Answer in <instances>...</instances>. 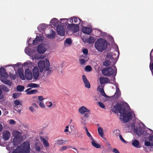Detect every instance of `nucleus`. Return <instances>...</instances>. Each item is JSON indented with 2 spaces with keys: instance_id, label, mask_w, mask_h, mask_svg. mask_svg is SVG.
Listing matches in <instances>:
<instances>
[{
  "instance_id": "nucleus-1",
  "label": "nucleus",
  "mask_w": 153,
  "mask_h": 153,
  "mask_svg": "<svg viewBox=\"0 0 153 153\" xmlns=\"http://www.w3.org/2000/svg\"><path fill=\"white\" fill-rule=\"evenodd\" d=\"M111 111L115 113L118 112L123 116L124 123H127L132 119V113L130 111L126 113V107L123 102L117 103L113 106Z\"/></svg>"
},
{
  "instance_id": "nucleus-2",
  "label": "nucleus",
  "mask_w": 153,
  "mask_h": 153,
  "mask_svg": "<svg viewBox=\"0 0 153 153\" xmlns=\"http://www.w3.org/2000/svg\"><path fill=\"white\" fill-rule=\"evenodd\" d=\"M30 149V144L29 142H24L21 143L20 146L17 147L14 149L12 153H22L24 152L26 153L29 152Z\"/></svg>"
},
{
  "instance_id": "nucleus-3",
  "label": "nucleus",
  "mask_w": 153,
  "mask_h": 153,
  "mask_svg": "<svg viewBox=\"0 0 153 153\" xmlns=\"http://www.w3.org/2000/svg\"><path fill=\"white\" fill-rule=\"evenodd\" d=\"M109 43L103 38H99L95 42L94 46L96 49L100 52H102L106 49Z\"/></svg>"
},
{
  "instance_id": "nucleus-4",
  "label": "nucleus",
  "mask_w": 153,
  "mask_h": 153,
  "mask_svg": "<svg viewBox=\"0 0 153 153\" xmlns=\"http://www.w3.org/2000/svg\"><path fill=\"white\" fill-rule=\"evenodd\" d=\"M50 62L47 59H46L45 61L40 60L38 63V66L41 72H42L43 71L51 72V71L50 69Z\"/></svg>"
},
{
  "instance_id": "nucleus-5",
  "label": "nucleus",
  "mask_w": 153,
  "mask_h": 153,
  "mask_svg": "<svg viewBox=\"0 0 153 153\" xmlns=\"http://www.w3.org/2000/svg\"><path fill=\"white\" fill-rule=\"evenodd\" d=\"M102 73L105 76H110L114 74V71L111 67H109L103 68L102 71Z\"/></svg>"
},
{
  "instance_id": "nucleus-6",
  "label": "nucleus",
  "mask_w": 153,
  "mask_h": 153,
  "mask_svg": "<svg viewBox=\"0 0 153 153\" xmlns=\"http://www.w3.org/2000/svg\"><path fill=\"white\" fill-rule=\"evenodd\" d=\"M25 76L28 80H31L33 78V75L31 71L29 69H27L25 71Z\"/></svg>"
},
{
  "instance_id": "nucleus-7",
  "label": "nucleus",
  "mask_w": 153,
  "mask_h": 153,
  "mask_svg": "<svg viewBox=\"0 0 153 153\" xmlns=\"http://www.w3.org/2000/svg\"><path fill=\"white\" fill-rule=\"evenodd\" d=\"M56 30L58 35L62 36L65 35L64 28L62 25H58L56 27Z\"/></svg>"
},
{
  "instance_id": "nucleus-8",
  "label": "nucleus",
  "mask_w": 153,
  "mask_h": 153,
  "mask_svg": "<svg viewBox=\"0 0 153 153\" xmlns=\"http://www.w3.org/2000/svg\"><path fill=\"white\" fill-rule=\"evenodd\" d=\"M33 77L35 80H37L38 79L39 76V71L38 67L35 66L34 67L33 69Z\"/></svg>"
},
{
  "instance_id": "nucleus-9",
  "label": "nucleus",
  "mask_w": 153,
  "mask_h": 153,
  "mask_svg": "<svg viewBox=\"0 0 153 153\" xmlns=\"http://www.w3.org/2000/svg\"><path fill=\"white\" fill-rule=\"evenodd\" d=\"M89 114V113H85L84 114V116L81 117V123L82 125H85L86 121L88 119Z\"/></svg>"
},
{
  "instance_id": "nucleus-10",
  "label": "nucleus",
  "mask_w": 153,
  "mask_h": 153,
  "mask_svg": "<svg viewBox=\"0 0 153 153\" xmlns=\"http://www.w3.org/2000/svg\"><path fill=\"white\" fill-rule=\"evenodd\" d=\"M0 75L2 78H6L8 77V74L4 68H0Z\"/></svg>"
},
{
  "instance_id": "nucleus-11",
  "label": "nucleus",
  "mask_w": 153,
  "mask_h": 153,
  "mask_svg": "<svg viewBox=\"0 0 153 153\" xmlns=\"http://www.w3.org/2000/svg\"><path fill=\"white\" fill-rule=\"evenodd\" d=\"M82 79L85 87L88 88H90L91 87L90 83L85 75H82Z\"/></svg>"
},
{
  "instance_id": "nucleus-12",
  "label": "nucleus",
  "mask_w": 153,
  "mask_h": 153,
  "mask_svg": "<svg viewBox=\"0 0 153 153\" xmlns=\"http://www.w3.org/2000/svg\"><path fill=\"white\" fill-rule=\"evenodd\" d=\"M10 136V132L8 131H4L3 133L2 138L4 140H7Z\"/></svg>"
},
{
  "instance_id": "nucleus-13",
  "label": "nucleus",
  "mask_w": 153,
  "mask_h": 153,
  "mask_svg": "<svg viewBox=\"0 0 153 153\" xmlns=\"http://www.w3.org/2000/svg\"><path fill=\"white\" fill-rule=\"evenodd\" d=\"M149 141H146L145 144L147 146H153V135H150L149 136Z\"/></svg>"
},
{
  "instance_id": "nucleus-14",
  "label": "nucleus",
  "mask_w": 153,
  "mask_h": 153,
  "mask_svg": "<svg viewBox=\"0 0 153 153\" xmlns=\"http://www.w3.org/2000/svg\"><path fill=\"white\" fill-rule=\"evenodd\" d=\"M100 84L101 85L109 82L110 80L107 77H100L99 78Z\"/></svg>"
},
{
  "instance_id": "nucleus-15",
  "label": "nucleus",
  "mask_w": 153,
  "mask_h": 153,
  "mask_svg": "<svg viewBox=\"0 0 153 153\" xmlns=\"http://www.w3.org/2000/svg\"><path fill=\"white\" fill-rule=\"evenodd\" d=\"M78 111L80 113L84 114L85 113H88L90 110L84 106L80 107L78 109Z\"/></svg>"
},
{
  "instance_id": "nucleus-16",
  "label": "nucleus",
  "mask_w": 153,
  "mask_h": 153,
  "mask_svg": "<svg viewBox=\"0 0 153 153\" xmlns=\"http://www.w3.org/2000/svg\"><path fill=\"white\" fill-rule=\"evenodd\" d=\"M46 50L42 45H39L37 47V52L40 53H43Z\"/></svg>"
},
{
  "instance_id": "nucleus-17",
  "label": "nucleus",
  "mask_w": 153,
  "mask_h": 153,
  "mask_svg": "<svg viewBox=\"0 0 153 153\" xmlns=\"http://www.w3.org/2000/svg\"><path fill=\"white\" fill-rule=\"evenodd\" d=\"M103 88L104 86H102V85H100L98 87L97 89L100 92V94H101V95L106 98H107L108 97V96L105 94Z\"/></svg>"
},
{
  "instance_id": "nucleus-18",
  "label": "nucleus",
  "mask_w": 153,
  "mask_h": 153,
  "mask_svg": "<svg viewBox=\"0 0 153 153\" xmlns=\"http://www.w3.org/2000/svg\"><path fill=\"white\" fill-rule=\"evenodd\" d=\"M91 30L89 27H84L82 28V32L86 34L89 35L92 32Z\"/></svg>"
},
{
  "instance_id": "nucleus-19",
  "label": "nucleus",
  "mask_w": 153,
  "mask_h": 153,
  "mask_svg": "<svg viewBox=\"0 0 153 153\" xmlns=\"http://www.w3.org/2000/svg\"><path fill=\"white\" fill-rule=\"evenodd\" d=\"M81 57H84V59H79V62L81 65H84L85 63V62L88 61V60H89V58L87 56L84 57L83 55H81Z\"/></svg>"
},
{
  "instance_id": "nucleus-20",
  "label": "nucleus",
  "mask_w": 153,
  "mask_h": 153,
  "mask_svg": "<svg viewBox=\"0 0 153 153\" xmlns=\"http://www.w3.org/2000/svg\"><path fill=\"white\" fill-rule=\"evenodd\" d=\"M18 73L19 77L21 79L23 80H25V78L23 69L21 68L19 69L18 70Z\"/></svg>"
},
{
  "instance_id": "nucleus-21",
  "label": "nucleus",
  "mask_w": 153,
  "mask_h": 153,
  "mask_svg": "<svg viewBox=\"0 0 153 153\" xmlns=\"http://www.w3.org/2000/svg\"><path fill=\"white\" fill-rule=\"evenodd\" d=\"M50 23L51 25L54 26L56 27L58 25L59 20L57 19L54 18L51 20Z\"/></svg>"
},
{
  "instance_id": "nucleus-22",
  "label": "nucleus",
  "mask_w": 153,
  "mask_h": 153,
  "mask_svg": "<svg viewBox=\"0 0 153 153\" xmlns=\"http://www.w3.org/2000/svg\"><path fill=\"white\" fill-rule=\"evenodd\" d=\"M98 132L100 136L105 140H106V139L103 137L104 134L103 133V129L101 127H99L98 128Z\"/></svg>"
},
{
  "instance_id": "nucleus-23",
  "label": "nucleus",
  "mask_w": 153,
  "mask_h": 153,
  "mask_svg": "<svg viewBox=\"0 0 153 153\" xmlns=\"http://www.w3.org/2000/svg\"><path fill=\"white\" fill-rule=\"evenodd\" d=\"M132 144L133 146L137 148H140V146L139 145V142L137 140H132Z\"/></svg>"
},
{
  "instance_id": "nucleus-24",
  "label": "nucleus",
  "mask_w": 153,
  "mask_h": 153,
  "mask_svg": "<svg viewBox=\"0 0 153 153\" xmlns=\"http://www.w3.org/2000/svg\"><path fill=\"white\" fill-rule=\"evenodd\" d=\"M38 108V106L36 104L34 103L32 104V106L29 107V109L32 112H33L35 110V108Z\"/></svg>"
},
{
  "instance_id": "nucleus-25",
  "label": "nucleus",
  "mask_w": 153,
  "mask_h": 153,
  "mask_svg": "<svg viewBox=\"0 0 153 153\" xmlns=\"http://www.w3.org/2000/svg\"><path fill=\"white\" fill-rule=\"evenodd\" d=\"M42 142L43 145L45 147H48L49 146V143L45 138L41 137L40 138Z\"/></svg>"
},
{
  "instance_id": "nucleus-26",
  "label": "nucleus",
  "mask_w": 153,
  "mask_h": 153,
  "mask_svg": "<svg viewBox=\"0 0 153 153\" xmlns=\"http://www.w3.org/2000/svg\"><path fill=\"white\" fill-rule=\"evenodd\" d=\"M21 134V133L17 131H16L14 132V135H15L14 138L13 140V141L14 142L15 141V138H19Z\"/></svg>"
},
{
  "instance_id": "nucleus-27",
  "label": "nucleus",
  "mask_w": 153,
  "mask_h": 153,
  "mask_svg": "<svg viewBox=\"0 0 153 153\" xmlns=\"http://www.w3.org/2000/svg\"><path fill=\"white\" fill-rule=\"evenodd\" d=\"M95 39L93 37L90 36L87 40V42L89 44L93 43L95 41Z\"/></svg>"
},
{
  "instance_id": "nucleus-28",
  "label": "nucleus",
  "mask_w": 153,
  "mask_h": 153,
  "mask_svg": "<svg viewBox=\"0 0 153 153\" xmlns=\"http://www.w3.org/2000/svg\"><path fill=\"white\" fill-rule=\"evenodd\" d=\"M92 140V141L91 142L92 144V146L94 147H95L97 148H100L101 146L99 144H98L97 143L95 142V141L93 139Z\"/></svg>"
},
{
  "instance_id": "nucleus-29",
  "label": "nucleus",
  "mask_w": 153,
  "mask_h": 153,
  "mask_svg": "<svg viewBox=\"0 0 153 153\" xmlns=\"http://www.w3.org/2000/svg\"><path fill=\"white\" fill-rule=\"evenodd\" d=\"M30 87L32 88L39 87V86L38 85L34 83H30L28 84L27 87Z\"/></svg>"
},
{
  "instance_id": "nucleus-30",
  "label": "nucleus",
  "mask_w": 153,
  "mask_h": 153,
  "mask_svg": "<svg viewBox=\"0 0 153 153\" xmlns=\"http://www.w3.org/2000/svg\"><path fill=\"white\" fill-rule=\"evenodd\" d=\"M79 24H75L73 29V32L75 33L78 31L79 30Z\"/></svg>"
},
{
  "instance_id": "nucleus-31",
  "label": "nucleus",
  "mask_w": 153,
  "mask_h": 153,
  "mask_svg": "<svg viewBox=\"0 0 153 153\" xmlns=\"http://www.w3.org/2000/svg\"><path fill=\"white\" fill-rule=\"evenodd\" d=\"M38 30L40 31H44L45 29V26L44 24H41L38 27Z\"/></svg>"
},
{
  "instance_id": "nucleus-32",
  "label": "nucleus",
  "mask_w": 153,
  "mask_h": 153,
  "mask_svg": "<svg viewBox=\"0 0 153 153\" xmlns=\"http://www.w3.org/2000/svg\"><path fill=\"white\" fill-rule=\"evenodd\" d=\"M25 89L24 86L19 85L16 87L17 90L19 92H22L24 91Z\"/></svg>"
},
{
  "instance_id": "nucleus-33",
  "label": "nucleus",
  "mask_w": 153,
  "mask_h": 153,
  "mask_svg": "<svg viewBox=\"0 0 153 153\" xmlns=\"http://www.w3.org/2000/svg\"><path fill=\"white\" fill-rule=\"evenodd\" d=\"M83 128H85V130L86 135L88 136V137L91 140H92L93 139V138L90 134V133L88 131L87 128L85 126Z\"/></svg>"
},
{
  "instance_id": "nucleus-34",
  "label": "nucleus",
  "mask_w": 153,
  "mask_h": 153,
  "mask_svg": "<svg viewBox=\"0 0 153 153\" xmlns=\"http://www.w3.org/2000/svg\"><path fill=\"white\" fill-rule=\"evenodd\" d=\"M2 82L8 85L9 86V87L10 88V86H11L12 84L11 82H10V80L6 79L4 81L2 80Z\"/></svg>"
},
{
  "instance_id": "nucleus-35",
  "label": "nucleus",
  "mask_w": 153,
  "mask_h": 153,
  "mask_svg": "<svg viewBox=\"0 0 153 153\" xmlns=\"http://www.w3.org/2000/svg\"><path fill=\"white\" fill-rule=\"evenodd\" d=\"M37 92H38V91L37 90L35 89L29 92H28L27 93V94L28 95L34 94H36Z\"/></svg>"
},
{
  "instance_id": "nucleus-36",
  "label": "nucleus",
  "mask_w": 153,
  "mask_h": 153,
  "mask_svg": "<svg viewBox=\"0 0 153 153\" xmlns=\"http://www.w3.org/2000/svg\"><path fill=\"white\" fill-rule=\"evenodd\" d=\"M21 94L19 93H14L13 94V97L14 99H16L19 97Z\"/></svg>"
},
{
  "instance_id": "nucleus-37",
  "label": "nucleus",
  "mask_w": 153,
  "mask_h": 153,
  "mask_svg": "<svg viewBox=\"0 0 153 153\" xmlns=\"http://www.w3.org/2000/svg\"><path fill=\"white\" fill-rule=\"evenodd\" d=\"M111 64V62L109 60H106L103 62V65L106 66H109Z\"/></svg>"
},
{
  "instance_id": "nucleus-38",
  "label": "nucleus",
  "mask_w": 153,
  "mask_h": 153,
  "mask_svg": "<svg viewBox=\"0 0 153 153\" xmlns=\"http://www.w3.org/2000/svg\"><path fill=\"white\" fill-rule=\"evenodd\" d=\"M120 92L119 90H117L116 91L114 94V96L116 97H118L120 96Z\"/></svg>"
},
{
  "instance_id": "nucleus-39",
  "label": "nucleus",
  "mask_w": 153,
  "mask_h": 153,
  "mask_svg": "<svg viewBox=\"0 0 153 153\" xmlns=\"http://www.w3.org/2000/svg\"><path fill=\"white\" fill-rule=\"evenodd\" d=\"M114 133L117 136H119L120 135V131L118 129H115L114 131Z\"/></svg>"
},
{
  "instance_id": "nucleus-40",
  "label": "nucleus",
  "mask_w": 153,
  "mask_h": 153,
  "mask_svg": "<svg viewBox=\"0 0 153 153\" xmlns=\"http://www.w3.org/2000/svg\"><path fill=\"white\" fill-rule=\"evenodd\" d=\"M1 89L4 91L6 92H8L10 90L8 88L4 85L2 86Z\"/></svg>"
},
{
  "instance_id": "nucleus-41",
  "label": "nucleus",
  "mask_w": 153,
  "mask_h": 153,
  "mask_svg": "<svg viewBox=\"0 0 153 153\" xmlns=\"http://www.w3.org/2000/svg\"><path fill=\"white\" fill-rule=\"evenodd\" d=\"M55 36V33L54 31L52 33L48 35V37L49 38H54Z\"/></svg>"
},
{
  "instance_id": "nucleus-42",
  "label": "nucleus",
  "mask_w": 153,
  "mask_h": 153,
  "mask_svg": "<svg viewBox=\"0 0 153 153\" xmlns=\"http://www.w3.org/2000/svg\"><path fill=\"white\" fill-rule=\"evenodd\" d=\"M75 24H68L67 26V28L68 30H71L73 29L74 26Z\"/></svg>"
},
{
  "instance_id": "nucleus-43",
  "label": "nucleus",
  "mask_w": 153,
  "mask_h": 153,
  "mask_svg": "<svg viewBox=\"0 0 153 153\" xmlns=\"http://www.w3.org/2000/svg\"><path fill=\"white\" fill-rule=\"evenodd\" d=\"M85 71H90L92 70L91 67L90 65H87L85 67Z\"/></svg>"
},
{
  "instance_id": "nucleus-44",
  "label": "nucleus",
  "mask_w": 153,
  "mask_h": 153,
  "mask_svg": "<svg viewBox=\"0 0 153 153\" xmlns=\"http://www.w3.org/2000/svg\"><path fill=\"white\" fill-rule=\"evenodd\" d=\"M65 42L67 44L70 45L72 42L71 39L70 38H67L65 41Z\"/></svg>"
},
{
  "instance_id": "nucleus-45",
  "label": "nucleus",
  "mask_w": 153,
  "mask_h": 153,
  "mask_svg": "<svg viewBox=\"0 0 153 153\" xmlns=\"http://www.w3.org/2000/svg\"><path fill=\"white\" fill-rule=\"evenodd\" d=\"M46 104L47 105V106L49 108L51 107L52 105H53V107H54L55 106V105H53L52 102H47Z\"/></svg>"
},
{
  "instance_id": "nucleus-46",
  "label": "nucleus",
  "mask_w": 153,
  "mask_h": 153,
  "mask_svg": "<svg viewBox=\"0 0 153 153\" xmlns=\"http://www.w3.org/2000/svg\"><path fill=\"white\" fill-rule=\"evenodd\" d=\"M39 43V42L37 40V38H36L33 41V45H37Z\"/></svg>"
},
{
  "instance_id": "nucleus-47",
  "label": "nucleus",
  "mask_w": 153,
  "mask_h": 153,
  "mask_svg": "<svg viewBox=\"0 0 153 153\" xmlns=\"http://www.w3.org/2000/svg\"><path fill=\"white\" fill-rule=\"evenodd\" d=\"M14 109L17 111L19 113H20L21 112V108H19V107L17 106H15L14 108Z\"/></svg>"
},
{
  "instance_id": "nucleus-48",
  "label": "nucleus",
  "mask_w": 153,
  "mask_h": 153,
  "mask_svg": "<svg viewBox=\"0 0 153 153\" xmlns=\"http://www.w3.org/2000/svg\"><path fill=\"white\" fill-rule=\"evenodd\" d=\"M82 52L86 56L88 54V50L86 48H85L83 50Z\"/></svg>"
},
{
  "instance_id": "nucleus-49",
  "label": "nucleus",
  "mask_w": 153,
  "mask_h": 153,
  "mask_svg": "<svg viewBox=\"0 0 153 153\" xmlns=\"http://www.w3.org/2000/svg\"><path fill=\"white\" fill-rule=\"evenodd\" d=\"M9 76L10 78L13 80L16 79V75L14 74H10L9 75Z\"/></svg>"
},
{
  "instance_id": "nucleus-50",
  "label": "nucleus",
  "mask_w": 153,
  "mask_h": 153,
  "mask_svg": "<svg viewBox=\"0 0 153 153\" xmlns=\"http://www.w3.org/2000/svg\"><path fill=\"white\" fill-rule=\"evenodd\" d=\"M64 141L63 140H59L57 141V144L59 145H62L64 143Z\"/></svg>"
},
{
  "instance_id": "nucleus-51",
  "label": "nucleus",
  "mask_w": 153,
  "mask_h": 153,
  "mask_svg": "<svg viewBox=\"0 0 153 153\" xmlns=\"http://www.w3.org/2000/svg\"><path fill=\"white\" fill-rule=\"evenodd\" d=\"M36 38H37V40L39 42H42L43 40V37L42 36H37Z\"/></svg>"
},
{
  "instance_id": "nucleus-52",
  "label": "nucleus",
  "mask_w": 153,
  "mask_h": 153,
  "mask_svg": "<svg viewBox=\"0 0 153 153\" xmlns=\"http://www.w3.org/2000/svg\"><path fill=\"white\" fill-rule=\"evenodd\" d=\"M20 102L18 100H16L14 101V103L15 106H17L20 104Z\"/></svg>"
},
{
  "instance_id": "nucleus-53",
  "label": "nucleus",
  "mask_w": 153,
  "mask_h": 153,
  "mask_svg": "<svg viewBox=\"0 0 153 153\" xmlns=\"http://www.w3.org/2000/svg\"><path fill=\"white\" fill-rule=\"evenodd\" d=\"M78 18L76 17H72L71 18V19L72 20V22H73L74 20L75 23H76L78 22Z\"/></svg>"
},
{
  "instance_id": "nucleus-54",
  "label": "nucleus",
  "mask_w": 153,
  "mask_h": 153,
  "mask_svg": "<svg viewBox=\"0 0 153 153\" xmlns=\"http://www.w3.org/2000/svg\"><path fill=\"white\" fill-rule=\"evenodd\" d=\"M67 149V146H64L61 148L59 149V150L60 151H62L64 150H65Z\"/></svg>"
},
{
  "instance_id": "nucleus-55",
  "label": "nucleus",
  "mask_w": 153,
  "mask_h": 153,
  "mask_svg": "<svg viewBox=\"0 0 153 153\" xmlns=\"http://www.w3.org/2000/svg\"><path fill=\"white\" fill-rule=\"evenodd\" d=\"M35 149L36 151L39 152L40 150V146L38 145H36L35 146Z\"/></svg>"
},
{
  "instance_id": "nucleus-56",
  "label": "nucleus",
  "mask_w": 153,
  "mask_h": 153,
  "mask_svg": "<svg viewBox=\"0 0 153 153\" xmlns=\"http://www.w3.org/2000/svg\"><path fill=\"white\" fill-rule=\"evenodd\" d=\"M25 51L26 53L27 54L29 53V48L28 47H26L25 50Z\"/></svg>"
},
{
  "instance_id": "nucleus-57",
  "label": "nucleus",
  "mask_w": 153,
  "mask_h": 153,
  "mask_svg": "<svg viewBox=\"0 0 153 153\" xmlns=\"http://www.w3.org/2000/svg\"><path fill=\"white\" fill-rule=\"evenodd\" d=\"M99 105L102 108H104L105 106L104 104L101 102H99L98 103Z\"/></svg>"
},
{
  "instance_id": "nucleus-58",
  "label": "nucleus",
  "mask_w": 153,
  "mask_h": 153,
  "mask_svg": "<svg viewBox=\"0 0 153 153\" xmlns=\"http://www.w3.org/2000/svg\"><path fill=\"white\" fill-rule=\"evenodd\" d=\"M39 106L42 108H44L45 105L42 102H41L39 103Z\"/></svg>"
},
{
  "instance_id": "nucleus-59",
  "label": "nucleus",
  "mask_w": 153,
  "mask_h": 153,
  "mask_svg": "<svg viewBox=\"0 0 153 153\" xmlns=\"http://www.w3.org/2000/svg\"><path fill=\"white\" fill-rule=\"evenodd\" d=\"M106 57L109 59H112L113 58L112 56L110 54H108L107 55Z\"/></svg>"
},
{
  "instance_id": "nucleus-60",
  "label": "nucleus",
  "mask_w": 153,
  "mask_h": 153,
  "mask_svg": "<svg viewBox=\"0 0 153 153\" xmlns=\"http://www.w3.org/2000/svg\"><path fill=\"white\" fill-rule=\"evenodd\" d=\"M119 137L120 140L123 142L124 143H125L126 142V141L123 138L121 134L119 135Z\"/></svg>"
},
{
  "instance_id": "nucleus-61",
  "label": "nucleus",
  "mask_w": 153,
  "mask_h": 153,
  "mask_svg": "<svg viewBox=\"0 0 153 153\" xmlns=\"http://www.w3.org/2000/svg\"><path fill=\"white\" fill-rule=\"evenodd\" d=\"M38 99L40 100L41 102L43 101L44 98L42 96H39L38 97Z\"/></svg>"
},
{
  "instance_id": "nucleus-62",
  "label": "nucleus",
  "mask_w": 153,
  "mask_h": 153,
  "mask_svg": "<svg viewBox=\"0 0 153 153\" xmlns=\"http://www.w3.org/2000/svg\"><path fill=\"white\" fill-rule=\"evenodd\" d=\"M113 152L114 153H120L119 151L116 148H114L113 149Z\"/></svg>"
},
{
  "instance_id": "nucleus-63",
  "label": "nucleus",
  "mask_w": 153,
  "mask_h": 153,
  "mask_svg": "<svg viewBox=\"0 0 153 153\" xmlns=\"http://www.w3.org/2000/svg\"><path fill=\"white\" fill-rule=\"evenodd\" d=\"M10 123L11 124H13L15 123V121L13 120H11Z\"/></svg>"
},
{
  "instance_id": "nucleus-64",
  "label": "nucleus",
  "mask_w": 153,
  "mask_h": 153,
  "mask_svg": "<svg viewBox=\"0 0 153 153\" xmlns=\"http://www.w3.org/2000/svg\"><path fill=\"white\" fill-rule=\"evenodd\" d=\"M68 128L69 127L67 126L66 127V128L64 130V131L65 132H67L68 131Z\"/></svg>"
}]
</instances>
